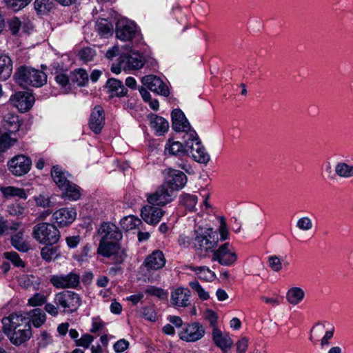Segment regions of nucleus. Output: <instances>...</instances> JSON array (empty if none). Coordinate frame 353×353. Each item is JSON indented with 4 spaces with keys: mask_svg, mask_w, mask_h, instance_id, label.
<instances>
[{
    "mask_svg": "<svg viewBox=\"0 0 353 353\" xmlns=\"http://www.w3.org/2000/svg\"><path fill=\"white\" fill-rule=\"evenodd\" d=\"M3 331L14 345H20L32 336L29 317L21 312L10 314L2 319Z\"/></svg>",
    "mask_w": 353,
    "mask_h": 353,
    "instance_id": "f257e3e1",
    "label": "nucleus"
},
{
    "mask_svg": "<svg viewBox=\"0 0 353 353\" xmlns=\"http://www.w3.org/2000/svg\"><path fill=\"white\" fill-rule=\"evenodd\" d=\"M14 77L16 82L23 87L39 88L47 82V75L44 72L26 65L17 68Z\"/></svg>",
    "mask_w": 353,
    "mask_h": 353,
    "instance_id": "f03ea898",
    "label": "nucleus"
},
{
    "mask_svg": "<svg viewBox=\"0 0 353 353\" xmlns=\"http://www.w3.org/2000/svg\"><path fill=\"white\" fill-rule=\"evenodd\" d=\"M32 236L40 244L53 245L59 241L61 234L55 225L41 222L33 227Z\"/></svg>",
    "mask_w": 353,
    "mask_h": 353,
    "instance_id": "7ed1b4c3",
    "label": "nucleus"
},
{
    "mask_svg": "<svg viewBox=\"0 0 353 353\" xmlns=\"http://www.w3.org/2000/svg\"><path fill=\"white\" fill-rule=\"evenodd\" d=\"M166 259L164 254L159 250H154L145 259L143 266L146 269L145 276L150 282H155L160 279V274L157 272L165 265Z\"/></svg>",
    "mask_w": 353,
    "mask_h": 353,
    "instance_id": "20e7f679",
    "label": "nucleus"
},
{
    "mask_svg": "<svg viewBox=\"0 0 353 353\" xmlns=\"http://www.w3.org/2000/svg\"><path fill=\"white\" fill-rule=\"evenodd\" d=\"M213 233L212 228H199L196 230L194 246L199 256L205 257L210 252H213V248L216 246V242L212 240Z\"/></svg>",
    "mask_w": 353,
    "mask_h": 353,
    "instance_id": "39448f33",
    "label": "nucleus"
},
{
    "mask_svg": "<svg viewBox=\"0 0 353 353\" xmlns=\"http://www.w3.org/2000/svg\"><path fill=\"white\" fill-rule=\"evenodd\" d=\"M54 303L58 305L63 312L72 313L81 305V299L77 293L64 290L54 294Z\"/></svg>",
    "mask_w": 353,
    "mask_h": 353,
    "instance_id": "423d86ee",
    "label": "nucleus"
},
{
    "mask_svg": "<svg viewBox=\"0 0 353 353\" xmlns=\"http://www.w3.org/2000/svg\"><path fill=\"white\" fill-rule=\"evenodd\" d=\"M80 274L74 271L66 274H52L49 278L50 283L57 289H77L80 285Z\"/></svg>",
    "mask_w": 353,
    "mask_h": 353,
    "instance_id": "0eeeda50",
    "label": "nucleus"
},
{
    "mask_svg": "<svg viewBox=\"0 0 353 353\" xmlns=\"http://www.w3.org/2000/svg\"><path fill=\"white\" fill-rule=\"evenodd\" d=\"M174 194L167 183H163L154 192L147 194L146 199L150 205L163 206L173 200Z\"/></svg>",
    "mask_w": 353,
    "mask_h": 353,
    "instance_id": "6e6552de",
    "label": "nucleus"
},
{
    "mask_svg": "<svg viewBox=\"0 0 353 353\" xmlns=\"http://www.w3.org/2000/svg\"><path fill=\"white\" fill-rule=\"evenodd\" d=\"M145 60L138 52L130 50L119 57V64L124 71L137 70L143 67Z\"/></svg>",
    "mask_w": 353,
    "mask_h": 353,
    "instance_id": "1a4fd4ad",
    "label": "nucleus"
},
{
    "mask_svg": "<svg viewBox=\"0 0 353 353\" xmlns=\"http://www.w3.org/2000/svg\"><path fill=\"white\" fill-rule=\"evenodd\" d=\"M97 253L104 257L113 256L114 263L120 264L124 259L125 254L120 252V245L117 241H100Z\"/></svg>",
    "mask_w": 353,
    "mask_h": 353,
    "instance_id": "9d476101",
    "label": "nucleus"
},
{
    "mask_svg": "<svg viewBox=\"0 0 353 353\" xmlns=\"http://www.w3.org/2000/svg\"><path fill=\"white\" fill-rule=\"evenodd\" d=\"M8 167L12 174L17 176L27 174L31 169V159L23 154H19L12 157L8 162Z\"/></svg>",
    "mask_w": 353,
    "mask_h": 353,
    "instance_id": "9b49d317",
    "label": "nucleus"
},
{
    "mask_svg": "<svg viewBox=\"0 0 353 353\" xmlns=\"http://www.w3.org/2000/svg\"><path fill=\"white\" fill-rule=\"evenodd\" d=\"M116 37L123 41L132 40L137 33V26L126 19L119 20L116 25Z\"/></svg>",
    "mask_w": 353,
    "mask_h": 353,
    "instance_id": "f8f14e48",
    "label": "nucleus"
},
{
    "mask_svg": "<svg viewBox=\"0 0 353 353\" xmlns=\"http://www.w3.org/2000/svg\"><path fill=\"white\" fill-rule=\"evenodd\" d=\"M229 243H225L216 250L213 251L212 261H216L222 265L229 266L234 264L237 256L229 248Z\"/></svg>",
    "mask_w": 353,
    "mask_h": 353,
    "instance_id": "ddd939ff",
    "label": "nucleus"
},
{
    "mask_svg": "<svg viewBox=\"0 0 353 353\" xmlns=\"http://www.w3.org/2000/svg\"><path fill=\"white\" fill-rule=\"evenodd\" d=\"M97 233L101 237L100 241L119 242L123 236L119 228L110 222L102 223L97 230Z\"/></svg>",
    "mask_w": 353,
    "mask_h": 353,
    "instance_id": "4468645a",
    "label": "nucleus"
},
{
    "mask_svg": "<svg viewBox=\"0 0 353 353\" xmlns=\"http://www.w3.org/2000/svg\"><path fill=\"white\" fill-rule=\"evenodd\" d=\"M165 172L164 183H167L168 187H170L174 193L185 186L187 183V176L183 172L171 168L167 169Z\"/></svg>",
    "mask_w": 353,
    "mask_h": 353,
    "instance_id": "2eb2a0df",
    "label": "nucleus"
},
{
    "mask_svg": "<svg viewBox=\"0 0 353 353\" xmlns=\"http://www.w3.org/2000/svg\"><path fill=\"white\" fill-rule=\"evenodd\" d=\"M77 211L73 208H62L52 214L54 221L59 227H65L72 224L76 219Z\"/></svg>",
    "mask_w": 353,
    "mask_h": 353,
    "instance_id": "dca6fc26",
    "label": "nucleus"
},
{
    "mask_svg": "<svg viewBox=\"0 0 353 353\" xmlns=\"http://www.w3.org/2000/svg\"><path fill=\"white\" fill-rule=\"evenodd\" d=\"M141 83L147 88L159 94L167 97L169 95V89L163 81L155 75H147L142 78Z\"/></svg>",
    "mask_w": 353,
    "mask_h": 353,
    "instance_id": "f3484780",
    "label": "nucleus"
},
{
    "mask_svg": "<svg viewBox=\"0 0 353 353\" xmlns=\"http://www.w3.org/2000/svg\"><path fill=\"white\" fill-rule=\"evenodd\" d=\"M205 334L202 325L195 322L186 325L179 334L180 339L188 342H194L201 339Z\"/></svg>",
    "mask_w": 353,
    "mask_h": 353,
    "instance_id": "a211bd4d",
    "label": "nucleus"
},
{
    "mask_svg": "<svg viewBox=\"0 0 353 353\" xmlns=\"http://www.w3.org/2000/svg\"><path fill=\"white\" fill-rule=\"evenodd\" d=\"M12 103L21 112L30 110L34 102V96L28 92H17L10 98Z\"/></svg>",
    "mask_w": 353,
    "mask_h": 353,
    "instance_id": "6ab92c4d",
    "label": "nucleus"
},
{
    "mask_svg": "<svg viewBox=\"0 0 353 353\" xmlns=\"http://www.w3.org/2000/svg\"><path fill=\"white\" fill-rule=\"evenodd\" d=\"M89 127L95 134H99L105 124V114L103 108L96 105L90 114Z\"/></svg>",
    "mask_w": 353,
    "mask_h": 353,
    "instance_id": "aec40b11",
    "label": "nucleus"
},
{
    "mask_svg": "<svg viewBox=\"0 0 353 353\" xmlns=\"http://www.w3.org/2000/svg\"><path fill=\"white\" fill-rule=\"evenodd\" d=\"M164 213L162 209L154 205H145L141 209V216L147 223L156 225L160 221Z\"/></svg>",
    "mask_w": 353,
    "mask_h": 353,
    "instance_id": "412c9836",
    "label": "nucleus"
},
{
    "mask_svg": "<svg viewBox=\"0 0 353 353\" xmlns=\"http://www.w3.org/2000/svg\"><path fill=\"white\" fill-rule=\"evenodd\" d=\"M172 128L177 132H183L185 134L191 130L190 124L183 112L179 109H175L172 112Z\"/></svg>",
    "mask_w": 353,
    "mask_h": 353,
    "instance_id": "4be33fe9",
    "label": "nucleus"
},
{
    "mask_svg": "<svg viewBox=\"0 0 353 353\" xmlns=\"http://www.w3.org/2000/svg\"><path fill=\"white\" fill-rule=\"evenodd\" d=\"M190 290L187 288H178L171 294L170 301L176 307H186L189 305Z\"/></svg>",
    "mask_w": 353,
    "mask_h": 353,
    "instance_id": "5701e85b",
    "label": "nucleus"
},
{
    "mask_svg": "<svg viewBox=\"0 0 353 353\" xmlns=\"http://www.w3.org/2000/svg\"><path fill=\"white\" fill-rule=\"evenodd\" d=\"M50 174L53 181L59 189L64 188L65 185L70 181V178L72 176L70 174L58 165L52 166Z\"/></svg>",
    "mask_w": 353,
    "mask_h": 353,
    "instance_id": "b1692460",
    "label": "nucleus"
},
{
    "mask_svg": "<svg viewBox=\"0 0 353 353\" xmlns=\"http://www.w3.org/2000/svg\"><path fill=\"white\" fill-rule=\"evenodd\" d=\"M150 127L155 131L157 135H162L166 132L169 128L168 121L162 117L154 114H150L148 116Z\"/></svg>",
    "mask_w": 353,
    "mask_h": 353,
    "instance_id": "393cba45",
    "label": "nucleus"
},
{
    "mask_svg": "<svg viewBox=\"0 0 353 353\" xmlns=\"http://www.w3.org/2000/svg\"><path fill=\"white\" fill-rule=\"evenodd\" d=\"M213 341L215 344L224 352H227L233 344L229 334H223L221 331L216 327L212 331Z\"/></svg>",
    "mask_w": 353,
    "mask_h": 353,
    "instance_id": "a878e982",
    "label": "nucleus"
},
{
    "mask_svg": "<svg viewBox=\"0 0 353 353\" xmlns=\"http://www.w3.org/2000/svg\"><path fill=\"white\" fill-rule=\"evenodd\" d=\"M21 125V121L19 116L10 112L4 116L3 126L7 130L6 132H10V134H14L19 131Z\"/></svg>",
    "mask_w": 353,
    "mask_h": 353,
    "instance_id": "bb28decb",
    "label": "nucleus"
},
{
    "mask_svg": "<svg viewBox=\"0 0 353 353\" xmlns=\"http://www.w3.org/2000/svg\"><path fill=\"white\" fill-rule=\"evenodd\" d=\"M185 143V155L192 156L195 152L197 141H201L196 132L194 130H189L183 137Z\"/></svg>",
    "mask_w": 353,
    "mask_h": 353,
    "instance_id": "cd10ccee",
    "label": "nucleus"
},
{
    "mask_svg": "<svg viewBox=\"0 0 353 353\" xmlns=\"http://www.w3.org/2000/svg\"><path fill=\"white\" fill-rule=\"evenodd\" d=\"M13 63L11 58L6 54L0 55V80L6 81L12 74Z\"/></svg>",
    "mask_w": 353,
    "mask_h": 353,
    "instance_id": "c85d7f7f",
    "label": "nucleus"
},
{
    "mask_svg": "<svg viewBox=\"0 0 353 353\" xmlns=\"http://www.w3.org/2000/svg\"><path fill=\"white\" fill-rule=\"evenodd\" d=\"M106 87L111 97H121L125 96L128 92V90L124 87L122 82L116 79H108Z\"/></svg>",
    "mask_w": 353,
    "mask_h": 353,
    "instance_id": "c756f323",
    "label": "nucleus"
},
{
    "mask_svg": "<svg viewBox=\"0 0 353 353\" xmlns=\"http://www.w3.org/2000/svg\"><path fill=\"white\" fill-rule=\"evenodd\" d=\"M166 154L183 157L185 155V145L180 141L169 139L164 149Z\"/></svg>",
    "mask_w": 353,
    "mask_h": 353,
    "instance_id": "7c9ffc66",
    "label": "nucleus"
},
{
    "mask_svg": "<svg viewBox=\"0 0 353 353\" xmlns=\"http://www.w3.org/2000/svg\"><path fill=\"white\" fill-rule=\"evenodd\" d=\"M305 297L304 290L299 287H292L286 293L288 302L293 305L300 303Z\"/></svg>",
    "mask_w": 353,
    "mask_h": 353,
    "instance_id": "2f4dec72",
    "label": "nucleus"
},
{
    "mask_svg": "<svg viewBox=\"0 0 353 353\" xmlns=\"http://www.w3.org/2000/svg\"><path fill=\"white\" fill-rule=\"evenodd\" d=\"M10 132H0V153H5L18 142V138Z\"/></svg>",
    "mask_w": 353,
    "mask_h": 353,
    "instance_id": "473e14b6",
    "label": "nucleus"
},
{
    "mask_svg": "<svg viewBox=\"0 0 353 353\" xmlns=\"http://www.w3.org/2000/svg\"><path fill=\"white\" fill-rule=\"evenodd\" d=\"M64 188H61L63 196L71 201H77L81 197L80 188L71 181L68 182Z\"/></svg>",
    "mask_w": 353,
    "mask_h": 353,
    "instance_id": "72a5a7b5",
    "label": "nucleus"
},
{
    "mask_svg": "<svg viewBox=\"0 0 353 353\" xmlns=\"http://www.w3.org/2000/svg\"><path fill=\"white\" fill-rule=\"evenodd\" d=\"M96 30L97 32L104 37H108L113 34V24L106 19H99L96 22Z\"/></svg>",
    "mask_w": 353,
    "mask_h": 353,
    "instance_id": "f704fd0d",
    "label": "nucleus"
},
{
    "mask_svg": "<svg viewBox=\"0 0 353 353\" xmlns=\"http://www.w3.org/2000/svg\"><path fill=\"white\" fill-rule=\"evenodd\" d=\"M12 245L19 252H26L29 250L30 246L24 240L23 233L19 231L11 236Z\"/></svg>",
    "mask_w": 353,
    "mask_h": 353,
    "instance_id": "c9c22d12",
    "label": "nucleus"
},
{
    "mask_svg": "<svg viewBox=\"0 0 353 353\" xmlns=\"http://www.w3.org/2000/svg\"><path fill=\"white\" fill-rule=\"evenodd\" d=\"M61 255L58 246L46 245L41 250V256L43 260L48 262L56 260Z\"/></svg>",
    "mask_w": 353,
    "mask_h": 353,
    "instance_id": "e433bc0d",
    "label": "nucleus"
},
{
    "mask_svg": "<svg viewBox=\"0 0 353 353\" xmlns=\"http://www.w3.org/2000/svg\"><path fill=\"white\" fill-rule=\"evenodd\" d=\"M196 146V148L195 149V152H192V157L198 163H208L210 157L209 154L205 151V148L202 145L201 141H197Z\"/></svg>",
    "mask_w": 353,
    "mask_h": 353,
    "instance_id": "4c0bfd02",
    "label": "nucleus"
},
{
    "mask_svg": "<svg viewBox=\"0 0 353 353\" xmlns=\"http://www.w3.org/2000/svg\"><path fill=\"white\" fill-rule=\"evenodd\" d=\"M188 269L196 272L198 277L205 281H212L215 278V274L206 266L194 267L190 265Z\"/></svg>",
    "mask_w": 353,
    "mask_h": 353,
    "instance_id": "58836bf2",
    "label": "nucleus"
},
{
    "mask_svg": "<svg viewBox=\"0 0 353 353\" xmlns=\"http://www.w3.org/2000/svg\"><path fill=\"white\" fill-rule=\"evenodd\" d=\"M29 316H30V323H32L35 327H41L46 321L45 312L39 308L31 310L29 312Z\"/></svg>",
    "mask_w": 353,
    "mask_h": 353,
    "instance_id": "ea45409f",
    "label": "nucleus"
},
{
    "mask_svg": "<svg viewBox=\"0 0 353 353\" xmlns=\"http://www.w3.org/2000/svg\"><path fill=\"white\" fill-rule=\"evenodd\" d=\"M3 196L6 198H10L13 196H18L21 199H26L27 198V194L24 189L16 188L14 186L3 187L0 189Z\"/></svg>",
    "mask_w": 353,
    "mask_h": 353,
    "instance_id": "a19ab883",
    "label": "nucleus"
},
{
    "mask_svg": "<svg viewBox=\"0 0 353 353\" xmlns=\"http://www.w3.org/2000/svg\"><path fill=\"white\" fill-rule=\"evenodd\" d=\"M337 176L343 178L353 176V165H350L344 162L338 163L334 169Z\"/></svg>",
    "mask_w": 353,
    "mask_h": 353,
    "instance_id": "79ce46f5",
    "label": "nucleus"
},
{
    "mask_svg": "<svg viewBox=\"0 0 353 353\" xmlns=\"http://www.w3.org/2000/svg\"><path fill=\"white\" fill-rule=\"evenodd\" d=\"M72 81L79 86H83L88 81V74L85 70L79 69L72 74Z\"/></svg>",
    "mask_w": 353,
    "mask_h": 353,
    "instance_id": "37998d69",
    "label": "nucleus"
},
{
    "mask_svg": "<svg viewBox=\"0 0 353 353\" xmlns=\"http://www.w3.org/2000/svg\"><path fill=\"white\" fill-rule=\"evenodd\" d=\"M6 4L14 11H18L27 6L32 0H3Z\"/></svg>",
    "mask_w": 353,
    "mask_h": 353,
    "instance_id": "c03bdc74",
    "label": "nucleus"
},
{
    "mask_svg": "<svg viewBox=\"0 0 353 353\" xmlns=\"http://www.w3.org/2000/svg\"><path fill=\"white\" fill-rule=\"evenodd\" d=\"M145 292L151 296H157L159 299H166L168 297V292L165 290L156 286H149L145 289Z\"/></svg>",
    "mask_w": 353,
    "mask_h": 353,
    "instance_id": "a18cd8bd",
    "label": "nucleus"
},
{
    "mask_svg": "<svg viewBox=\"0 0 353 353\" xmlns=\"http://www.w3.org/2000/svg\"><path fill=\"white\" fill-rule=\"evenodd\" d=\"M189 285L192 290L196 292L200 299L205 301L210 298L209 293L201 287L197 281H191Z\"/></svg>",
    "mask_w": 353,
    "mask_h": 353,
    "instance_id": "49530a36",
    "label": "nucleus"
},
{
    "mask_svg": "<svg viewBox=\"0 0 353 353\" xmlns=\"http://www.w3.org/2000/svg\"><path fill=\"white\" fill-rule=\"evenodd\" d=\"M198 198L195 195L184 194L182 196V203L189 210H193L197 203Z\"/></svg>",
    "mask_w": 353,
    "mask_h": 353,
    "instance_id": "de8ad7c7",
    "label": "nucleus"
},
{
    "mask_svg": "<svg viewBox=\"0 0 353 353\" xmlns=\"http://www.w3.org/2000/svg\"><path fill=\"white\" fill-rule=\"evenodd\" d=\"M7 212L11 216L19 217L24 214L25 208L19 203H13L8 205Z\"/></svg>",
    "mask_w": 353,
    "mask_h": 353,
    "instance_id": "09e8293b",
    "label": "nucleus"
},
{
    "mask_svg": "<svg viewBox=\"0 0 353 353\" xmlns=\"http://www.w3.org/2000/svg\"><path fill=\"white\" fill-rule=\"evenodd\" d=\"M296 227L303 231H308L313 227V223L310 218L308 216H303L298 219Z\"/></svg>",
    "mask_w": 353,
    "mask_h": 353,
    "instance_id": "8fccbe9b",
    "label": "nucleus"
},
{
    "mask_svg": "<svg viewBox=\"0 0 353 353\" xmlns=\"http://www.w3.org/2000/svg\"><path fill=\"white\" fill-rule=\"evenodd\" d=\"M46 300L47 298L46 296L40 293H36L28 299V304L32 307L40 306L45 303Z\"/></svg>",
    "mask_w": 353,
    "mask_h": 353,
    "instance_id": "3c124183",
    "label": "nucleus"
},
{
    "mask_svg": "<svg viewBox=\"0 0 353 353\" xmlns=\"http://www.w3.org/2000/svg\"><path fill=\"white\" fill-rule=\"evenodd\" d=\"M6 259L10 261L17 267H23L24 263L15 252H6L3 254Z\"/></svg>",
    "mask_w": 353,
    "mask_h": 353,
    "instance_id": "603ef678",
    "label": "nucleus"
},
{
    "mask_svg": "<svg viewBox=\"0 0 353 353\" xmlns=\"http://www.w3.org/2000/svg\"><path fill=\"white\" fill-rule=\"evenodd\" d=\"M95 56V51L90 48H85L79 52V57L81 60L87 63L92 61Z\"/></svg>",
    "mask_w": 353,
    "mask_h": 353,
    "instance_id": "864d4df0",
    "label": "nucleus"
},
{
    "mask_svg": "<svg viewBox=\"0 0 353 353\" xmlns=\"http://www.w3.org/2000/svg\"><path fill=\"white\" fill-rule=\"evenodd\" d=\"M34 201L36 202V205L39 207L46 208L53 206V203L50 201V197L43 194H39V196H35Z\"/></svg>",
    "mask_w": 353,
    "mask_h": 353,
    "instance_id": "5fc2aeb1",
    "label": "nucleus"
},
{
    "mask_svg": "<svg viewBox=\"0 0 353 353\" xmlns=\"http://www.w3.org/2000/svg\"><path fill=\"white\" fill-rule=\"evenodd\" d=\"M8 26L13 35H16L21 26V22L18 17H12L8 20Z\"/></svg>",
    "mask_w": 353,
    "mask_h": 353,
    "instance_id": "6e6d98bb",
    "label": "nucleus"
},
{
    "mask_svg": "<svg viewBox=\"0 0 353 353\" xmlns=\"http://www.w3.org/2000/svg\"><path fill=\"white\" fill-rule=\"evenodd\" d=\"M94 341V337L89 334H85L82 335V336L78 340H76V345L81 346L84 348H88L91 343Z\"/></svg>",
    "mask_w": 353,
    "mask_h": 353,
    "instance_id": "4d7b16f0",
    "label": "nucleus"
},
{
    "mask_svg": "<svg viewBox=\"0 0 353 353\" xmlns=\"http://www.w3.org/2000/svg\"><path fill=\"white\" fill-rule=\"evenodd\" d=\"M324 329H325V326L323 325H321L319 323L316 324V325L315 327H313L310 331V340L312 342H314V341H317V339L324 332Z\"/></svg>",
    "mask_w": 353,
    "mask_h": 353,
    "instance_id": "13d9d810",
    "label": "nucleus"
},
{
    "mask_svg": "<svg viewBox=\"0 0 353 353\" xmlns=\"http://www.w3.org/2000/svg\"><path fill=\"white\" fill-rule=\"evenodd\" d=\"M143 316L146 320L149 321L154 322L157 321V314L153 307L152 306H147L143 307Z\"/></svg>",
    "mask_w": 353,
    "mask_h": 353,
    "instance_id": "bf43d9fd",
    "label": "nucleus"
},
{
    "mask_svg": "<svg viewBox=\"0 0 353 353\" xmlns=\"http://www.w3.org/2000/svg\"><path fill=\"white\" fill-rule=\"evenodd\" d=\"M270 267L274 272H279L282 269L281 259L276 256H271L268 258Z\"/></svg>",
    "mask_w": 353,
    "mask_h": 353,
    "instance_id": "052dcab7",
    "label": "nucleus"
},
{
    "mask_svg": "<svg viewBox=\"0 0 353 353\" xmlns=\"http://www.w3.org/2000/svg\"><path fill=\"white\" fill-rule=\"evenodd\" d=\"M141 223V220L134 216L125 217L122 220V224H126V230H132Z\"/></svg>",
    "mask_w": 353,
    "mask_h": 353,
    "instance_id": "680f3d73",
    "label": "nucleus"
},
{
    "mask_svg": "<svg viewBox=\"0 0 353 353\" xmlns=\"http://www.w3.org/2000/svg\"><path fill=\"white\" fill-rule=\"evenodd\" d=\"M219 233H220L221 241H224L228 239L229 232H228V229L227 227L225 220L223 217H221V219H220Z\"/></svg>",
    "mask_w": 353,
    "mask_h": 353,
    "instance_id": "e2e57ef3",
    "label": "nucleus"
},
{
    "mask_svg": "<svg viewBox=\"0 0 353 353\" xmlns=\"http://www.w3.org/2000/svg\"><path fill=\"white\" fill-rule=\"evenodd\" d=\"M129 347V342L125 339H120L114 345V350L117 353H121L127 350Z\"/></svg>",
    "mask_w": 353,
    "mask_h": 353,
    "instance_id": "0e129e2a",
    "label": "nucleus"
},
{
    "mask_svg": "<svg viewBox=\"0 0 353 353\" xmlns=\"http://www.w3.org/2000/svg\"><path fill=\"white\" fill-rule=\"evenodd\" d=\"M105 325L103 321L99 318L92 319V325L90 332L92 333H97L98 331L101 330Z\"/></svg>",
    "mask_w": 353,
    "mask_h": 353,
    "instance_id": "69168bd1",
    "label": "nucleus"
},
{
    "mask_svg": "<svg viewBox=\"0 0 353 353\" xmlns=\"http://www.w3.org/2000/svg\"><path fill=\"white\" fill-rule=\"evenodd\" d=\"M248 347V339L246 337L241 338L236 343L237 353H245Z\"/></svg>",
    "mask_w": 353,
    "mask_h": 353,
    "instance_id": "338daca9",
    "label": "nucleus"
},
{
    "mask_svg": "<svg viewBox=\"0 0 353 353\" xmlns=\"http://www.w3.org/2000/svg\"><path fill=\"white\" fill-rule=\"evenodd\" d=\"M61 307L58 305L48 303L45 305V310L52 316H57Z\"/></svg>",
    "mask_w": 353,
    "mask_h": 353,
    "instance_id": "774afa93",
    "label": "nucleus"
}]
</instances>
